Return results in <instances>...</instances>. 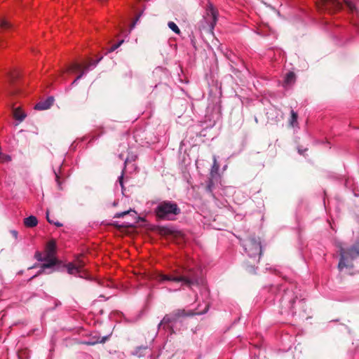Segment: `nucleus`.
Masks as SVG:
<instances>
[{"label":"nucleus","mask_w":359,"mask_h":359,"mask_svg":"<svg viewBox=\"0 0 359 359\" xmlns=\"http://www.w3.org/2000/svg\"><path fill=\"white\" fill-rule=\"evenodd\" d=\"M340 255L338 264V269H346L350 274L359 272V242L352 245L344 248L341 245H338Z\"/></svg>","instance_id":"f257e3e1"},{"label":"nucleus","mask_w":359,"mask_h":359,"mask_svg":"<svg viewBox=\"0 0 359 359\" xmlns=\"http://www.w3.org/2000/svg\"><path fill=\"white\" fill-rule=\"evenodd\" d=\"M156 278L160 283L164 281L182 282L189 288L192 285H198L202 282L193 269L184 270L182 274L180 270H175L172 274L169 275L160 273Z\"/></svg>","instance_id":"f03ea898"},{"label":"nucleus","mask_w":359,"mask_h":359,"mask_svg":"<svg viewBox=\"0 0 359 359\" xmlns=\"http://www.w3.org/2000/svg\"><path fill=\"white\" fill-rule=\"evenodd\" d=\"M155 213L159 219H170L171 216L177 215L180 213V209L176 203L165 201L158 204L155 208Z\"/></svg>","instance_id":"7ed1b4c3"},{"label":"nucleus","mask_w":359,"mask_h":359,"mask_svg":"<svg viewBox=\"0 0 359 359\" xmlns=\"http://www.w3.org/2000/svg\"><path fill=\"white\" fill-rule=\"evenodd\" d=\"M243 245L249 257H257L256 262L258 263L262 255L261 238L258 236H251L243 241Z\"/></svg>","instance_id":"20e7f679"},{"label":"nucleus","mask_w":359,"mask_h":359,"mask_svg":"<svg viewBox=\"0 0 359 359\" xmlns=\"http://www.w3.org/2000/svg\"><path fill=\"white\" fill-rule=\"evenodd\" d=\"M114 217L120 218V217H126V220L123 222L121 226H118L114 222V227H130L134 226L138 222V220L140 219V217H137V212L132 210H126L124 211H117L114 214Z\"/></svg>","instance_id":"39448f33"},{"label":"nucleus","mask_w":359,"mask_h":359,"mask_svg":"<svg viewBox=\"0 0 359 359\" xmlns=\"http://www.w3.org/2000/svg\"><path fill=\"white\" fill-rule=\"evenodd\" d=\"M101 59L102 57L95 60L88 58L83 63L75 62L70 66L69 69L80 72V74L76 77V80H79L90 69L91 67H95Z\"/></svg>","instance_id":"423d86ee"},{"label":"nucleus","mask_w":359,"mask_h":359,"mask_svg":"<svg viewBox=\"0 0 359 359\" xmlns=\"http://www.w3.org/2000/svg\"><path fill=\"white\" fill-rule=\"evenodd\" d=\"M316 6L318 9L326 11L331 14L342 9V4L338 0H318Z\"/></svg>","instance_id":"0eeeda50"},{"label":"nucleus","mask_w":359,"mask_h":359,"mask_svg":"<svg viewBox=\"0 0 359 359\" xmlns=\"http://www.w3.org/2000/svg\"><path fill=\"white\" fill-rule=\"evenodd\" d=\"M219 165L218 164L217 161V158L215 156L213 157V165L211 168V170L210 172V177L208 179V181L207 182L206 186V190L209 192H212V189L215 186V181L217 180V178L219 177Z\"/></svg>","instance_id":"6e6552de"},{"label":"nucleus","mask_w":359,"mask_h":359,"mask_svg":"<svg viewBox=\"0 0 359 359\" xmlns=\"http://www.w3.org/2000/svg\"><path fill=\"white\" fill-rule=\"evenodd\" d=\"M206 15L207 16L205 17V20L209 24V29L212 31L217 20V11L214 8L212 4L210 2H208L207 6Z\"/></svg>","instance_id":"1a4fd4ad"},{"label":"nucleus","mask_w":359,"mask_h":359,"mask_svg":"<svg viewBox=\"0 0 359 359\" xmlns=\"http://www.w3.org/2000/svg\"><path fill=\"white\" fill-rule=\"evenodd\" d=\"M185 311L183 309H177L172 312L166 314L161 320L159 326L177 322L180 318L185 316Z\"/></svg>","instance_id":"9d476101"},{"label":"nucleus","mask_w":359,"mask_h":359,"mask_svg":"<svg viewBox=\"0 0 359 359\" xmlns=\"http://www.w3.org/2000/svg\"><path fill=\"white\" fill-rule=\"evenodd\" d=\"M46 262H50L53 259L55 261V265L58 263V260L55 257L56 252V243L54 240H51L48 242L46 246Z\"/></svg>","instance_id":"9b49d317"},{"label":"nucleus","mask_w":359,"mask_h":359,"mask_svg":"<svg viewBox=\"0 0 359 359\" xmlns=\"http://www.w3.org/2000/svg\"><path fill=\"white\" fill-rule=\"evenodd\" d=\"M85 265V262L81 259H78L76 264L70 263L67 265V271L69 274L76 275L81 271Z\"/></svg>","instance_id":"f8f14e48"},{"label":"nucleus","mask_w":359,"mask_h":359,"mask_svg":"<svg viewBox=\"0 0 359 359\" xmlns=\"http://www.w3.org/2000/svg\"><path fill=\"white\" fill-rule=\"evenodd\" d=\"M55 99L53 97H48L46 100L41 101L38 102L34 109L36 110H46L50 108V107L53 104Z\"/></svg>","instance_id":"ddd939ff"},{"label":"nucleus","mask_w":359,"mask_h":359,"mask_svg":"<svg viewBox=\"0 0 359 359\" xmlns=\"http://www.w3.org/2000/svg\"><path fill=\"white\" fill-rule=\"evenodd\" d=\"M297 298V296L292 290H287L283 295L282 302H287L290 304V308H292Z\"/></svg>","instance_id":"4468645a"},{"label":"nucleus","mask_w":359,"mask_h":359,"mask_svg":"<svg viewBox=\"0 0 359 359\" xmlns=\"http://www.w3.org/2000/svg\"><path fill=\"white\" fill-rule=\"evenodd\" d=\"M109 339V335L100 337L99 336H94L90 338L88 341L83 342L84 344L93 346L97 343H104L106 341Z\"/></svg>","instance_id":"2eb2a0df"},{"label":"nucleus","mask_w":359,"mask_h":359,"mask_svg":"<svg viewBox=\"0 0 359 359\" xmlns=\"http://www.w3.org/2000/svg\"><path fill=\"white\" fill-rule=\"evenodd\" d=\"M296 81V75L293 72H288L285 77L283 86H290Z\"/></svg>","instance_id":"dca6fc26"},{"label":"nucleus","mask_w":359,"mask_h":359,"mask_svg":"<svg viewBox=\"0 0 359 359\" xmlns=\"http://www.w3.org/2000/svg\"><path fill=\"white\" fill-rule=\"evenodd\" d=\"M54 266H55V261L53 259L50 260V262H46L45 263H43L41 265V269L38 271V273L36 275L32 276L31 278V279H33V278H36V276L42 274L44 272L45 269H50Z\"/></svg>","instance_id":"f3484780"},{"label":"nucleus","mask_w":359,"mask_h":359,"mask_svg":"<svg viewBox=\"0 0 359 359\" xmlns=\"http://www.w3.org/2000/svg\"><path fill=\"white\" fill-rule=\"evenodd\" d=\"M38 220L34 216H29L24 219V224L26 227L32 228L37 225Z\"/></svg>","instance_id":"a211bd4d"},{"label":"nucleus","mask_w":359,"mask_h":359,"mask_svg":"<svg viewBox=\"0 0 359 359\" xmlns=\"http://www.w3.org/2000/svg\"><path fill=\"white\" fill-rule=\"evenodd\" d=\"M13 115L16 120L20 121H22L26 117V114L21 110L20 107L14 109Z\"/></svg>","instance_id":"6ab92c4d"},{"label":"nucleus","mask_w":359,"mask_h":359,"mask_svg":"<svg viewBox=\"0 0 359 359\" xmlns=\"http://www.w3.org/2000/svg\"><path fill=\"white\" fill-rule=\"evenodd\" d=\"M346 6L348 7L349 11L351 13H356L358 14L359 11L355 4L351 1L350 0H343Z\"/></svg>","instance_id":"aec40b11"},{"label":"nucleus","mask_w":359,"mask_h":359,"mask_svg":"<svg viewBox=\"0 0 359 359\" xmlns=\"http://www.w3.org/2000/svg\"><path fill=\"white\" fill-rule=\"evenodd\" d=\"M297 118H298L297 114L294 111L291 110V116L288 121L289 125L292 127H294L295 126H297L298 123Z\"/></svg>","instance_id":"412c9836"},{"label":"nucleus","mask_w":359,"mask_h":359,"mask_svg":"<svg viewBox=\"0 0 359 359\" xmlns=\"http://www.w3.org/2000/svg\"><path fill=\"white\" fill-rule=\"evenodd\" d=\"M168 27L172 30L175 34H180V29H179V27H177V25L174 22H172V21H170L168 23Z\"/></svg>","instance_id":"4be33fe9"},{"label":"nucleus","mask_w":359,"mask_h":359,"mask_svg":"<svg viewBox=\"0 0 359 359\" xmlns=\"http://www.w3.org/2000/svg\"><path fill=\"white\" fill-rule=\"evenodd\" d=\"M159 233L161 235H170L172 233V231L167 227L162 226L159 229Z\"/></svg>","instance_id":"5701e85b"},{"label":"nucleus","mask_w":359,"mask_h":359,"mask_svg":"<svg viewBox=\"0 0 359 359\" xmlns=\"http://www.w3.org/2000/svg\"><path fill=\"white\" fill-rule=\"evenodd\" d=\"M59 170H61V168H60ZM54 173L55 175V181L57 184V186H58L59 189H62V187H61L62 182L60 181V170H59L58 172L54 170Z\"/></svg>","instance_id":"b1692460"},{"label":"nucleus","mask_w":359,"mask_h":359,"mask_svg":"<svg viewBox=\"0 0 359 359\" xmlns=\"http://www.w3.org/2000/svg\"><path fill=\"white\" fill-rule=\"evenodd\" d=\"M0 27L2 29H8L11 27V25L5 19L0 20Z\"/></svg>","instance_id":"393cba45"},{"label":"nucleus","mask_w":359,"mask_h":359,"mask_svg":"<svg viewBox=\"0 0 359 359\" xmlns=\"http://www.w3.org/2000/svg\"><path fill=\"white\" fill-rule=\"evenodd\" d=\"M34 257L39 262H43L44 261L46 262V255L43 257L42 255V253L39 251H36L34 254Z\"/></svg>","instance_id":"a878e982"},{"label":"nucleus","mask_w":359,"mask_h":359,"mask_svg":"<svg viewBox=\"0 0 359 359\" xmlns=\"http://www.w3.org/2000/svg\"><path fill=\"white\" fill-rule=\"evenodd\" d=\"M11 160V158L10 156L8 155H3L1 154V158H0V161L1 162H8V161H10Z\"/></svg>","instance_id":"bb28decb"},{"label":"nucleus","mask_w":359,"mask_h":359,"mask_svg":"<svg viewBox=\"0 0 359 359\" xmlns=\"http://www.w3.org/2000/svg\"><path fill=\"white\" fill-rule=\"evenodd\" d=\"M123 41H124V40L121 39L117 43H114V47H113L114 50H115L116 48H118L123 43Z\"/></svg>","instance_id":"cd10ccee"},{"label":"nucleus","mask_w":359,"mask_h":359,"mask_svg":"<svg viewBox=\"0 0 359 359\" xmlns=\"http://www.w3.org/2000/svg\"><path fill=\"white\" fill-rule=\"evenodd\" d=\"M46 219L49 223L53 224L54 221L53 220V219L50 218L48 210L46 211Z\"/></svg>","instance_id":"c85d7f7f"},{"label":"nucleus","mask_w":359,"mask_h":359,"mask_svg":"<svg viewBox=\"0 0 359 359\" xmlns=\"http://www.w3.org/2000/svg\"><path fill=\"white\" fill-rule=\"evenodd\" d=\"M140 15H141V14H139V15L136 17L135 20V21L133 22V23L132 24V26H131V27H132V28L135 27V25L136 22L139 20V19H140Z\"/></svg>","instance_id":"c756f323"},{"label":"nucleus","mask_w":359,"mask_h":359,"mask_svg":"<svg viewBox=\"0 0 359 359\" xmlns=\"http://www.w3.org/2000/svg\"><path fill=\"white\" fill-rule=\"evenodd\" d=\"M11 234L13 235V236L15 238H17L18 237V232L15 230H12L11 231Z\"/></svg>","instance_id":"7c9ffc66"},{"label":"nucleus","mask_w":359,"mask_h":359,"mask_svg":"<svg viewBox=\"0 0 359 359\" xmlns=\"http://www.w3.org/2000/svg\"><path fill=\"white\" fill-rule=\"evenodd\" d=\"M248 270H249V272H250V273H254L255 271V268L252 266H249V269Z\"/></svg>","instance_id":"2f4dec72"},{"label":"nucleus","mask_w":359,"mask_h":359,"mask_svg":"<svg viewBox=\"0 0 359 359\" xmlns=\"http://www.w3.org/2000/svg\"><path fill=\"white\" fill-rule=\"evenodd\" d=\"M53 224L57 226H62V224L58 222H53Z\"/></svg>","instance_id":"473e14b6"},{"label":"nucleus","mask_w":359,"mask_h":359,"mask_svg":"<svg viewBox=\"0 0 359 359\" xmlns=\"http://www.w3.org/2000/svg\"><path fill=\"white\" fill-rule=\"evenodd\" d=\"M78 80H76V78L74 79V81L72 83V86L74 85Z\"/></svg>","instance_id":"72a5a7b5"},{"label":"nucleus","mask_w":359,"mask_h":359,"mask_svg":"<svg viewBox=\"0 0 359 359\" xmlns=\"http://www.w3.org/2000/svg\"><path fill=\"white\" fill-rule=\"evenodd\" d=\"M142 349H143V350H146V349H147V348H146V347H144V348H142V347L138 348V350H139V351H140V350H142Z\"/></svg>","instance_id":"f704fd0d"},{"label":"nucleus","mask_w":359,"mask_h":359,"mask_svg":"<svg viewBox=\"0 0 359 359\" xmlns=\"http://www.w3.org/2000/svg\"><path fill=\"white\" fill-rule=\"evenodd\" d=\"M112 50V46H111L109 48V52H111Z\"/></svg>","instance_id":"c9c22d12"},{"label":"nucleus","mask_w":359,"mask_h":359,"mask_svg":"<svg viewBox=\"0 0 359 359\" xmlns=\"http://www.w3.org/2000/svg\"><path fill=\"white\" fill-rule=\"evenodd\" d=\"M102 4L104 2L105 0H99Z\"/></svg>","instance_id":"e433bc0d"},{"label":"nucleus","mask_w":359,"mask_h":359,"mask_svg":"<svg viewBox=\"0 0 359 359\" xmlns=\"http://www.w3.org/2000/svg\"><path fill=\"white\" fill-rule=\"evenodd\" d=\"M0 47H1V44L0 43Z\"/></svg>","instance_id":"4c0bfd02"}]
</instances>
